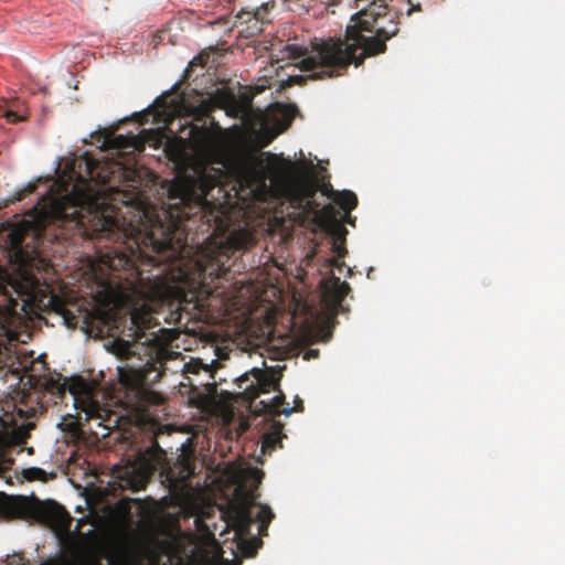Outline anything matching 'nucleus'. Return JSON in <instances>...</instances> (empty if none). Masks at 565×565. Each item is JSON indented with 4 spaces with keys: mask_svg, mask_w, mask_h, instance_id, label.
<instances>
[{
    "mask_svg": "<svg viewBox=\"0 0 565 565\" xmlns=\"http://www.w3.org/2000/svg\"><path fill=\"white\" fill-rule=\"evenodd\" d=\"M156 471H160L161 483L171 494L181 493L194 475V466L185 458L178 459L172 466L166 467V452L158 441L152 439L151 445L140 450L124 479L125 487L134 492L146 488L149 479Z\"/></svg>",
    "mask_w": 565,
    "mask_h": 565,
    "instance_id": "obj_4",
    "label": "nucleus"
},
{
    "mask_svg": "<svg viewBox=\"0 0 565 565\" xmlns=\"http://www.w3.org/2000/svg\"><path fill=\"white\" fill-rule=\"evenodd\" d=\"M317 223L326 232L332 235V252L337 258H343L347 254L345 234L347 228L338 218V212L332 204H327L317 213Z\"/></svg>",
    "mask_w": 565,
    "mask_h": 565,
    "instance_id": "obj_15",
    "label": "nucleus"
},
{
    "mask_svg": "<svg viewBox=\"0 0 565 565\" xmlns=\"http://www.w3.org/2000/svg\"><path fill=\"white\" fill-rule=\"evenodd\" d=\"M44 394L39 392L29 393L23 396L20 404L15 406L20 418H35L42 415L47 408V401H44Z\"/></svg>",
    "mask_w": 565,
    "mask_h": 565,
    "instance_id": "obj_17",
    "label": "nucleus"
},
{
    "mask_svg": "<svg viewBox=\"0 0 565 565\" xmlns=\"http://www.w3.org/2000/svg\"><path fill=\"white\" fill-rule=\"evenodd\" d=\"M278 394L269 401H260L255 406V411L264 415L265 419L269 422L268 429L262 436V452L270 455L277 446L281 447V439L286 437L282 433L284 424L275 418L282 414V407L286 403L285 394L278 387Z\"/></svg>",
    "mask_w": 565,
    "mask_h": 565,
    "instance_id": "obj_10",
    "label": "nucleus"
},
{
    "mask_svg": "<svg viewBox=\"0 0 565 565\" xmlns=\"http://www.w3.org/2000/svg\"><path fill=\"white\" fill-rule=\"evenodd\" d=\"M77 166L78 172L75 171V167L70 170L68 178L73 181L71 190H68L70 184H66L65 194L50 198L49 202L42 206L35 224L23 221L10 228L6 243L13 262L26 266L35 259L40 236L47 225L78 227L84 236L98 243L96 252L98 247L109 245L111 235L117 228L118 210L113 205L99 210L95 189L96 185H105L109 181L107 163L85 153Z\"/></svg>",
    "mask_w": 565,
    "mask_h": 565,
    "instance_id": "obj_2",
    "label": "nucleus"
},
{
    "mask_svg": "<svg viewBox=\"0 0 565 565\" xmlns=\"http://www.w3.org/2000/svg\"><path fill=\"white\" fill-rule=\"evenodd\" d=\"M0 514L10 519L34 520L51 527L57 537L71 536L73 518L53 500L40 501L0 492Z\"/></svg>",
    "mask_w": 565,
    "mask_h": 565,
    "instance_id": "obj_5",
    "label": "nucleus"
},
{
    "mask_svg": "<svg viewBox=\"0 0 565 565\" xmlns=\"http://www.w3.org/2000/svg\"><path fill=\"white\" fill-rule=\"evenodd\" d=\"M209 58V55L207 54H203L201 53L200 55L195 56L191 62H190V66H194V65H204L206 63Z\"/></svg>",
    "mask_w": 565,
    "mask_h": 565,
    "instance_id": "obj_32",
    "label": "nucleus"
},
{
    "mask_svg": "<svg viewBox=\"0 0 565 565\" xmlns=\"http://www.w3.org/2000/svg\"><path fill=\"white\" fill-rule=\"evenodd\" d=\"M269 7L273 8L274 3L271 6H269V3H263L254 10L242 9L236 15L237 23L246 25L243 31L248 33L249 36L262 33L264 25L270 22L268 18Z\"/></svg>",
    "mask_w": 565,
    "mask_h": 565,
    "instance_id": "obj_16",
    "label": "nucleus"
},
{
    "mask_svg": "<svg viewBox=\"0 0 565 565\" xmlns=\"http://www.w3.org/2000/svg\"><path fill=\"white\" fill-rule=\"evenodd\" d=\"M379 13L367 9L352 17L345 30V36L315 38L308 45L284 43L271 45V57L277 62H292L303 72H312L310 78L323 79L337 77L353 64L359 67L366 57L376 56L386 51V41L397 34L392 30L376 26Z\"/></svg>",
    "mask_w": 565,
    "mask_h": 565,
    "instance_id": "obj_3",
    "label": "nucleus"
},
{
    "mask_svg": "<svg viewBox=\"0 0 565 565\" xmlns=\"http://www.w3.org/2000/svg\"><path fill=\"white\" fill-rule=\"evenodd\" d=\"M84 411H85V413L87 415V419H92V418H95V417L96 418H102L98 405L95 402H92V404L86 409H84Z\"/></svg>",
    "mask_w": 565,
    "mask_h": 565,
    "instance_id": "obj_29",
    "label": "nucleus"
},
{
    "mask_svg": "<svg viewBox=\"0 0 565 565\" xmlns=\"http://www.w3.org/2000/svg\"><path fill=\"white\" fill-rule=\"evenodd\" d=\"M279 380L280 377L273 371L253 367L237 379V386L242 390L243 398L252 405L260 394L278 391Z\"/></svg>",
    "mask_w": 565,
    "mask_h": 565,
    "instance_id": "obj_13",
    "label": "nucleus"
},
{
    "mask_svg": "<svg viewBox=\"0 0 565 565\" xmlns=\"http://www.w3.org/2000/svg\"><path fill=\"white\" fill-rule=\"evenodd\" d=\"M46 390L52 394L56 395L58 398H62L65 392L64 385H60L53 381H46L45 383Z\"/></svg>",
    "mask_w": 565,
    "mask_h": 565,
    "instance_id": "obj_27",
    "label": "nucleus"
},
{
    "mask_svg": "<svg viewBox=\"0 0 565 565\" xmlns=\"http://www.w3.org/2000/svg\"><path fill=\"white\" fill-rule=\"evenodd\" d=\"M38 565H102L99 562H88V563H75V562H54V561H45L40 562Z\"/></svg>",
    "mask_w": 565,
    "mask_h": 565,
    "instance_id": "obj_30",
    "label": "nucleus"
},
{
    "mask_svg": "<svg viewBox=\"0 0 565 565\" xmlns=\"http://www.w3.org/2000/svg\"><path fill=\"white\" fill-rule=\"evenodd\" d=\"M13 465V459L9 458L3 448L0 446V477H3L4 473L11 469Z\"/></svg>",
    "mask_w": 565,
    "mask_h": 565,
    "instance_id": "obj_26",
    "label": "nucleus"
},
{
    "mask_svg": "<svg viewBox=\"0 0 565 565\" xmlns=\"http://www.w3.org/2000/svg\"><path fill=\"white\" fill-rule=\"evenodd\" d=\"M348 222L351 224V225H354V221L349 218Z\"/></svg>",
    "mask_w": 565,
    "mask_h": 565,
    "instance_id": "obj_38",
    "label": "nucleus"
},
{
    "mask_svg": "<svg viewBox=\"0 0 565 565\" xmlns=\"http://www.w3.org/2000/svg\"><path fill=\"white\" fill-rule=\"evenodd\" d=\"M333 201L347 213H350L358 205L356 195L349 190H344L342 192H333L332 191Z\"/></svg>",
    "mask_w": 565,
    "mask_h": 565,
    "instance_id": "obj_22",
    "label": "nucleus"
},
{
    "mask_svg": "<svg viewBox=\"0 0 565 565\" xmlns=\"http://www.w3.org/2000/svg\"><path fill=\"white\" fill-rule=\"evenodd\" d=\"M172 292V288L164 285L157 286L156 290L153 291L154 297L160 305L170 303Z\"/></svg>",
    "mask_w": 565,
    "mask_h": 565,
    "instance_id": "obj_24",
    "label": "nucleus"
},
{
    "mask_svg": "<svg viewBox=\"0 0 565 565\" xmlns=\"http://www.w3.org/2000/svg\"><path fill=\"white\" fill-rule=\"evenodd\" d=\"M131 323L136 327L135 335L132 341H125L117 339L113 342L114 352L121 359H129L135 354L134 347L136 342L142 340L146 337L142 330L143 318L138 311L131 313Z\"/></svg>",
    "mask_w": 565,
    "mask_h": 565,
    "instance_id": "obj_18",
    "label": "nucleus"
},
{
    "mask_svg": "<svg viewBox=\"0 0 565 565\" xmlns=\"http://www.w3.org/2000/svg\"><path fill=\"white\" fill-rule=\"evenodd\" d=\"M323 297L333 307L341 306L342 301L351 290L347 281H341L339 277L331 276L329 279L321 282Z\"/></svg>",
    "mask_w": 565,
    "mask_h": 565,
    "instance_id": "obj_19",
    "label": "nucleus"
},
{
    "mask_svg": "<svg viewBox=\"0 0 565 565\" xmlns=\"http://www.w3.org/2000/svg\"><path fill=\"white\" fill-rule=\"evenodd\" d=\"M307 354L309 356H318V351L317 350H310Z\"/></svg>",
    "mask_w": 565,
    "mask_h": 565,
    "instance_id": "obj_35",
    "label": "nucleus"
},
{
    "mask_svg": "<svg viewBox=\"0 0 565 565\" xmlns=\"http://www.w3.org/2000/svg\"><path fill=\"white\" fill-rule=\"evenodd\" d=\"M118 380L126 388L135 392L136 408L143 415H151V407L164 404V397L143 386L145 373L141 370L118 367Z\"/></svg>",
    "mask_w": 565,
    "mask_h": 565,
    "instance_id": "obj_11",
    "label": "nucleus"
},
{
    "mask_svg": "<svg viewBox=\"0 0 565 565\" xmlns=\"http://www.w3.org/2000/svg\"><path fill=\"white\" fill-rule=\"evenodd\" d=\"M103 146L109 149L126 150L128 148H135L136 138L125 137L122 135L114 136L111 132L104 131Z\"/></svg>",
    "mask_w": 565,
    "mask_h": 565,
    "instance_id": "obj_21",
    "label": "nucleus"
},
{
    "mask_svg": "<svg viewBox=\"0 0 565 565\" xmlns=\"http://www.w3.org/2000/svg\"><path fill=\"white\" fill-rule=\"evenodd\" d=\"M8 358H9V354H8L7 350H2L0 348V371L3 370L4 367H7V365H8V362H7Z\"/></svg>",
    "mask_w": 565,
    "mask_h": 565,
    "instance_id": "obj_33",
    "label": "nucleus"
},
{
    "mask_svg": "<svg viewBox=\"0 0 565 565\" xmlns=\"http://www.w3.org/2000/svg\"><path fill=\"white\" fill-rule=\"evenodd\" d=\"M226 514L227 524L239 535L249 533L252 524L258 523V533L262 536L267 535L268 525L275 516L268 505L248 500L231 504Z\"/></svg>",
    "mask_w": 565,
    "mask_h": 565,
    "instance_id": "obj_9",
    "label": "nucleus"
},
{
    "mask_svg": "<svg viewBox=\"0 0 565 565\" xmlns=\"http://www.w3.org/2000/svg\"><path fill=\"white\" fill-rule=\"evenodd\" d=\"M26 286L17 284L12 286L13 291L18 295L14 297L11 291L4 290L0 294V320H9L18 315V310L25 311L31 301L34 300L38 279L28 275Z\"/></svg>",
    "mask_w": 565,
    "mask_h": 565,
    "instance_id": "obj_14",
    "label": "nucleus"
},
{
    "mask_svg": "<svg viewBox=\"0 0 565 565\" xmlns=\"http://www.w3.org/2000/svg\"><path fill=\"white\" fill-rule=\"evenodd\" d=\"M68 391L71 392V394H73L76 397L78 394L86 391V384L82 381H78V382L74 383L73 385H71L68 387Z\"/></svg>",
    "mask_w": 565,
    "mask_h": 565,
    "instance_id": "obj_31",
    "label": "nucleus"
},
{
    "mask_svg": "<svg viewBox=\"0 0 565 565\" xmlns=\"http://www.w3.org/2000/svg\"><path fill=\"white\" fill-rule=\"evenodd\" d=\"M25 427H26L28 429H33V428L35 427V424H34V423L29 422V423H26V424H25Z\"/></svg>",
    "mask_w": 565,
    "mask_h": 565,
    "instance_id": "obj_36",
    "label": "nucleus"
},
{
    "mask_svg": "<svg viewBox=\"0 0 565 565\" xmlns=\"http://www.w3.org/2000/svg\"><path fill=\"white\" fill-rule=\"evenodd\" d=\"M303 402L302 399L299 397V396H296L295 398V406L294 407H285L282 409V414L286 415V416H289L290 414H292L294 412H302L303 411Z\"/></svg>",
    "mask_w": 565,
    "mask_h": 565,
    "instance_id": "obj_28",
    "label": "nucleus"
},
{
    "mask_svg": "<svg viewBox=\"0 0 565 565\" xmlns=\"http://www.w3.org/2000/svg\"><path fill=\"white\" fill-rule=\"evenodd\" d=\"M195 524H196V527H198V529H201V526L203 525V521H202V520H200V519H196V520H195Z\"/></svg>",
    "mask_w": 565,
    "mask_h": 565,
    "instance_id": "obj_37",
    "label": "nucleus"
},
{
    "mask_svg": "<svg viewBox=\"0 0 565 565\" xmlns=\"http://www.w3.org/2000/svg\"><path fill=\"white\" fill-rule=\"evenodd\" d=\"M317 191V183L307 179L292 178L284 185V195L290 205L302 210L306 214H312L316 221L317 213L321 210L313 200Z\"/></svg>",
    "mask_w": 565,
    "mask_h": 565,
    "instance_id": "obj_12",
    "label": "nucleus"
},
{
    "mask_svg": "<svg viewBox=\"0 0 565 565\" xmlns=\"http://www.w3.org/2000/svg\"><path fill=\"white\" fill-rule=\"evenodd\" d=\"M179 88V84H175L173 87V90H177Z\"/></svg>",
    "mask_w": 565,
    "mask_h": 565,
    "instance_id": "obj_39",
    "label": "nucleus"
},
{
    "mask_svg": "<svg viewBox=\"0 0 565 565\" xmlns=\"http://www.w3.org/2000/svg\"><path fill=\"white\" fill-rule=\"evenodd\" d=\"M22 475L29 481H47L49 479L46 471L38 467L26 468Z\"/></svg>",
    "mask_w": 565,
    "mask_h": 565,
    "instance_id": "obj_23",
    "label": "nucleus"
},
{
    "mask_svg": "<svg viewBox=\"0 0 565 565\" xmlns=\"http://www.w3.org/2000/svg\"><path fill=\"white\" fill-rule=\"evenodd\" d=\"M6 117L11 122H15V121L20 120V117L14 111H7Z\"/></svg>",
    "mask_w": 565,
    "mask_h": 565,
    "instance_id": "obj_34",
    "label": "nucleus"
},
{
    "mask_svg": "<svg viewBox=\"0 0 565 565\" xmlns=\"http://www.w3.org/2000/svg\"><path fill=\"white\" fill-rule=\"evenodd\" d=\"M6 565H30V561L25 558L23 553H13L7 555Z\"/></svg>",
    "mask_w": 565,
    "mask_h": 565,
    "instance_id": "obj_25",
    "label": "nucleus"
},
{
    "mask_svg": "<svg viewBox=\"0 0 565 565\" xmlns=\"http://www.w3.org/2000/svg\"><path fill=\"white\" fill-rule=\"evenodd\" d=\"M171 556L177 558L175 563L168 565H238L237 563L223 559L217 548L209 551L206 546L194 539H189L186 544L182 540H175L172 546ZM106 565H145L143 563H128L109 561ZM147 565H161L157 562H149ZM162 565H167L163 563Z\"/></svg>",
    "mask_w": 565,
    "mask_h": 565,
    "instance_id": "obj_7",
    "label": "nucleus"
},
{
    "mask_svg": "<svg viewBox=\"0 0 565 565\" xmlns=\"http://www.w3.org/2000/svg\"><path fill=\"white\" fill-rule=\"evenodd\" d=\"M227 179L225 167L199 162L193 174L184 175L169 188V202L160 206L138 198L125 202L126 212L117 211V228L109 245L98 247L100 268L111 271L139 270V265L158 267L186 256L188 236L204 235L196 242L195 275L200 286L225 270L231 255L250 241L244 231L227 234L228 220L220 201H209L212 190Z\"/></svg>",
    "mask_w": 565,
    "mask_h": 565,
    "instance_id": "obj_1",
    "label": "nucleus"
},
{
    "mask_svg": "<svg viewBox=\"0 0 565 565\" xmlns=\"http://www.w3.org/2000/svg\"><path fill=\"white\" fill-rule=\"evenodd\" d=\"M265 154L249 152L231 163L228 168L235 181L233 189L237 195L245 192L253 199L263 200L270 192V186L267 184L269 168L263 159Z\"/></svg>",
    "mask_w": 565,
    "mask_h": 565,
    "instance_id": "obj_6",
    "label": "nucleus"
},
{
    "mask_svg": "<svg viewBox=\"0 0 565 565\" xmlns=\"http://www.w3.org/2000/svg\"><path fill=\"white\" fill-rule=\"evenodd\" d=\"M45 298H47V303L45 306L60 313L67 327L76 328L79 322L87 323L89 319V312L87 310L81 312V315L77 316L70 308H67L57 296L51 295L45 296Z\"/></svg>",
    "mask_w": 565,
    "mask_h": 565,
    "instance_id": "obj_20",
    "label": "nucleus"
},
{
    "mask_svg": "<svg viewBox=\"0 0 565 565\" xmlns=\"http://www.w3.org/2000/svg\"><path fill=\"white\" fill-rule=\"evenodd\" d=\"M215 108L212 99H201L199 105L191 107L190 115L193 120L202 125L185 120L181 125L180 138L189 140L193 149L198 152H210L215 146V138L210 128L205 125V118L210 117Z\"/></svg>",
    "mask_w": 565,
    "mask_h": 565,
    "instance_id": "obj_8",
    "label": "nucleus"
}]
</instances>
